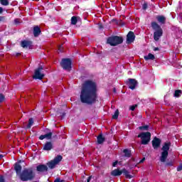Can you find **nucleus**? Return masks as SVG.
<instances>
[{
    "mask_svg": "<svg viewBox=\"0 0 182 182\" xmlns=\"http://www.w3.org/2000/svg\"><path fill=\"white\" fill-rule=\"evenodd\" d=\"M156 19L159 22V23H161V25H165L166 21H167L166 16L163 15L156 16Z\"/></svg>",
    "mask_w": 182,
    "mask_h": 182,
    "instance_id": "f3484780",
    "label": "nucleus"
},
{
    "mask_svg": "<svg viewBox=\"0 0 182 182\" xmlns=\"http://www.w3.org/2000/svg\"><path fill=\"white\" fill-rule=\"evenodd\" d=\"M80 99L85 105H95L97 102V85L92 80H86L82 86Z\"/></svg>",
    "mask_w": 182,
    "mask_h": 182,
    "instance_id": "f257e3e1",
    "label": "nucleus"
},
{
    "mask_svg": "<svg viewBox=\"0 0 182 182\" xmlns=\"http://www.w3.org/2000/svg\"><path fill=\"white\" fill-rule=\"evenodd\" d=\"M112 119H114V120L119 119V109H117L114 112V114L112 115Z\"/></svg>",
    "mask_w": 182,
    "mask_h": 182,
    "instance_id": "c85d7f7f",
    "label": "nucleus"
},
{
    "mask_svg": "<svg viewBox=\"0 0 182 182\" xmlns=\"http://www.w3.org/2000/svg\"><path fill=\"white\" fill-rule=\"evenodd\" d=\"M19 178L21 181H32L35 178V173L33 169L24 168L19 175Z\"/></svg>",
    "mask_w": 182,
    "mask_h": 182,
    "instance_id": "f03ea898",
    "label": "nucleus"
},
{
    "mask_svg": "<svg viewBox=\"0 0 182 182\" xmlns=\"http://www.w3.org/2000/svg\"><path fill=\"white\" fill-rule=\"evenodd\" d=\"M43 70V67L40 65L37 69L35 70L34 75H33V79L36 80H42L45 77V74L42 73Z\"/></svg>",
    "mask_w": 182,
    "mask_h": 182,
    "instance_id": "9d476101",
    "label": "nucleus"
},
{
    "mask_svg": "<svg viewBox=\"0 0 182 182\" xmlns=\"http://www.w3.org/2000/svg\"><path fill=\"white\" fill-rule=\"evenodd\" d=\"M145 160H146V158H145V157L142 158V159H141V160L139 161V164H141V163H144Z\"/></svg>",
    "mask_w": 182,
    "mask_h": 182,
    "instance_id": "4c0bfd02",
    "label": "nucleus"
},
{
    "mask_svg": "<svg viewBox=\"0 0 182 182\" xmlns=\"http://www.w3.org/2000/svg\"><path fill=\"white\" fill-rule=\"evenodd\" d=\"M151 26L153 31H155L154 32V40L156 41V42H159L160 38L163 36V28H161V26L156 21L151 22Z\"/></svg>",
    "mask_w": 182,
    "mask_h": 182,
    "instance_id": "7ed1b4c3",
    "label": "nucleus"
},
{
    "mask_svg": "<svg viewBox=\"0 0 182 182\" xmlns=\"http://www.w3.org/2000/svg\"><path fill=\"white\" fill-rule=\"evenodd\" d=\"M182 95V90H175V92L173 94L174 97H180Z\"/></svg>",
    "mask_w": 182,
    "mask_h": 182,
    "instance_id": "b1692460",
    "label": "nucleus"
},
{
    "mask_svg": "<svg viewBox=\"0 0 182 182\" xmlns=\"http://www.w3.org/2000/svg\"><path fill=\"white\" fill-rule=\"evenodd\" d=\"M123 37L119 36H112L107 38V43L110 46H117L123 43Z\"/></svg>",
    "mask_w": 182,
    "mask_h": 182,
    "instance_id": "39448f33",
    "label": "nucleus"
},
{
    "mask_svg": "<svg viewBox=\"0 0 182 182\" xmlns=\"http://www.w3.org/2000/svg\"><path fill=\"white\" fill-rule=\"evenodd\" d=\"M114 92H116V88H114Z\"/></svg>",
    "mask_w": 182,
    "mask_h": 182,
    "instance_id": "3c124183",
    "label": "nucleus"
},
{
    "mask_svg": "<svg viewBox=\"0 0 182 182\" xmlns=\"http://www.w3.org/2000/svg\"><path fill=\"white\" fill-rule=\"evenodd\" d=\"M63 156L61 155H57L53 160L47 163V166L50 170H53L62 161Z\"/></svg>",
    "mask_w": 182,
    "mask_h": 182,
    "instance_id": "6e6552de",
    "label": "nucleus"
},
{
    "mask_svg": "<svg viewBox=\"0 0 182 182\" xmlns=\"http://www.w3.org/2000/svg\"><path fill=\"white\" fill-rule=\"evenodd\" d=\"M0 182H5V178H4V176H0Z\"/></svg>",
    "mask_w": 182,
    "mask_h": 182,
    "instance_id": "a19ab883",
    "label": "nucleus"
},
{
    "mask_svg": "<svg viewBox=\"0 0 182 182\" xmlns=\"http://www.w3.org/2000/svg\"><path fill=\"white\" fill-rule=\"evenodd\" d=\"M60 116L61 119H65V116H66V112H60Z\"/></svg>",
    "mask_w": 182,
    "mask_h": 182,
    "instance_id": "72a5a7b5",
    "label": "nucleus"
},
{
    "mask_svg": "<svg viewBox=\"0 0 182 182\" xmlns=\"http://www.w3.org/2000/svg\"><path fill=\"white\" fill-rule=\"evenodd\" d=\"M166 166H168L171 167V166H173V162L172 161L167 162L166 164Z\"/></svg>",
    "mask_w": 182,
    "mask_h": 182,
    "instance_id": "e433bc0d",
    "label": "nucleus"
},
{
    "mask_svg": "<svg viewBox=\"0 0 182 182\" xmlns=\"http://www.w3.org/2000/svg\"><path fill=\"white\" fill-rule=\"evenodd\" d=\"M60 66L64 70H72V60L70 58H63L60 63Z\"/></svg>",
    "mask_w": 182,
    "mask_h": 182,
    "instance_id": "1a4fd4ad",
    "label": "nucleus"
},
{
    "mask_svg": "<svg viewBox=\"0 0 182 182\" xmlns=\"http://www.w3.org/2000/svg\"><path fill=\"white\" fill-rule=\"evenodd\" d=\"M98 28H99V29H103V24H102V23H98Z\"/></svg>",
    "mask_w": 182,
    "mask_h": 182,
    "instance_id": "ea45409f",
    "label": "nucleus"
},
{
    "mask_svg": "<svg viewBox=\"0 0 182 182\" xmlns=\"http://www.w3.org/2000/svg\"><path fill=\"white\" fill-rule=\"evenodd\" d=\"M154 52H156V50H160V48H159V47H155L154 48Z\"/></svg>",
    "mask_w": 182,
    "mask_h": 182,
    "instance_id": "37998d69",
    "label": "nucleus"
},
{
    "mask_svg": "<svg viewBox=\"0 0 182 182\" xmlns=\"http://www.w3.org/2000/svg\"><path fill=\"white\" fill-rule=\"evenodd\" d=\"M77 23V17L73 16L71 18V25H76Z\"/></svg>",
    "mask_w": 182,
    "mask_h": 182,
    "instance_id": "bb28decb",
    "label": "nucleus"
},
{
    "mask_svg": "<svg viewBox=\"0 0 182 182\" xmlns=\"http://www.w3.org/2000/svg\"><path fill=\"white\" fill-rule=\"evenodd\" d=\"M1 5H3L4 6H8L9 5V0H0Z\"/></svg>",
    "mask_w": 182,
    "mask_h": 182,
    "instance_id": "a878e982",
    "label": "nucleus"
},
{
    "mask_svg": "<svg viewBox=\"0 0 182 182\" xmlns=\"http://www.w3.org/2000/svg\"><path fill=\"white\" fill-rule=\"evenodd\" d=\"M90 180H92V176H89L87 179V182H90Z\"/></svg>",
    "mask_w": 182,
    "mask_h": 182,
    "instance_id": "c03bdc74",
    "label": "nucleus"
},
{
    "mask_svg": "<svg viewBox=\"0 0 182 182\" xmlns=\"http://www.w3.org/2000/svg\"><path fill=\"white\" fill-rule=\"evenodd\" d=\"M2 21H5V16H0V22H2Z\"/></svg>",
    "mask_w": 182,
    "mask_h": 182,
    "instance_id": "79ce46f5",
    "label": "nucleus"
},
{
    "mask_svg": "<svg viewBox=\"0 0 182 182\" xmlns=\"http://www.w3.org/2000/svg\"><path fill=\"white\" fill-rule=\"evenodd\" d=\"M149 128H150V126L149 125L139 127V129L141 131H144V130L147 131L149 130Z\"/></svg>",
    "mask_w": 182,
    "mask_h": 182,
    "instance_id": "cd10ccee",
    "label": "nucleus"
},
{
    "mask_svg": "<svg viewBox=\"0 0 182 182\" xmlns=\"http://www.w3.org/2000/svg\"><path fill=\"white\" fill-rule=\"evenodd\" d=\"M106 139L103 136L102 134H100L97 137V141L98 144H103Z\"/></svg>",
    "mask_w": 182,
    "mask_h": 182,
    "instance_id": "aec40b11",
    "label": "nucleus"
},
{
    "mask_svg": "<svg viewBox=\"0 0 182 182\" xmlns=\"http://www.w3.org/2000/svg\"><path fill=\"white\" fill-rule=\"evenodd\" d=\"M2 157H4V155L0 154V160H1V159H2Z\"/></svg>",
    "mask_w": 182,
    "mask_h": 182,
    "instance_id": "8fccbe9b",
    "label": "nucleus"
},
{
    "mask_svg": "<svg viewBox=\"0 0 182 182\" xmlns=\"http://www.w3.org/2000/svg\"><path fill=\"white\" fill-rule=\"evenodd\" d=\"M161 144V139L157 138V136H155L152 140V147L154 149V150H157V149L160 147Z\"/></svg>",
    "mask_w": 182,
    "mask_h": 182,
    "instance_id": "4468645a",
    "label": "nucleus"
},
{
    "mask_svg": "<svg viewBox=\"0 0 182 182\" xmlns=\"http://www.w3.org/2000/svg\"><path fill=\"white\" fill-rule=\"evenodd\" d=\"M14 170H15L16 174H21V172L22 171V166H21L18 163H16L14 164Z\"/></svg>",
    "mask_w": 182,
    "mask_h": 182,
    "instance_id": "412c9836",
    "label": "nucleus"
},
{
    "mask_svg": "<svg viewBox=\"0 0 182 182\" xmlns=\"http://www.w3.org/2000/svg\"><path fill=\"white\" fill-rule=\"evenodd\" d=\"M124 157H127V159H130L132 157V150L125 149L123 150Z\"/></svg>",
    "mask_w": 182,
    "mask_h": 182,
    "instance_id": "4be33fe9",
    "label": "nucleus"
},
{
    "mask_svg": "<svg viewBox=\"0 0 182 182\" xmlns=\"http://www.w3.org/2000/svg\"><path fill=\"white\" fill-rule=\"evenodd\" d=\"M121 174H124L126 178H129V180L133 178V176L130 175L129 171H127L126 168H123L121 171L119 168H116L111 172V176H113L114 177H117Z\"/></svg>",
    "mask_w": 182,
    "mask_h": 182,
    "instance_id": "0eeeda50",
    "label": "nucleus"
},
{
    "mask_svg": "<svg viewBox=\"0 0 182 182\" xmlns=\"http://www.w3.org/2000/svg\"><path fill=\"white\" fill-rule=\"evenodd\" d=\"M16 56H21V53H17L16 54Z\"/></svg>",
    "mask_w": 182,
    "mask_h": 182,
    "instance_id": "49530a36",
    "label": "nucleus"
},
{
    "mask_svg": "<svg viewBox=\"0 0 182 182\" xmlns=\"http://www.w3.org/2000/svg\"><path fill=\"white\" fill-rule=\"evenodd\" d=\"M58 50H60V52H62V48L59 47Z\"/></svg>",
    "mask_w": 182,
    "mask_h": 182,
    "instance_id": "de8ad7c7",
    "label": "nucleus"
},
{
    "mask_svg": "<svg viewBox=\"0 0 182 182\" xmlns=\"http://www.w3.org/2000/svg\"><path fill=\"white\" fill-rule=\"evenodd\" d=\"M21 23V19L20 18H15L14 19V23L15 25H18Z\"/></svg>",
    "mask_w": 182,
    "mask_h": 182,
    "instance_id": "2f4dec72",
    "label": "nucleus"
},
{
    "mask_svg": "<svg viewBox=\"0 0 182 182\" xmlns=\"http://www.w3.org/2000/svg\"><path fill=\"white\" fill-rule=\"evenodd\" d=\"M136 107H137V105H132L130 107H129V110H132V112H134V110H136Z\"/></svg>",
    "mask_w": 182,
    "mask_h": 182,
    "instance_id": "473e14b6",
    "label": "nucleus"
},
{
    "mask_svg": "<svg viewBox=\"0 0 182 182\" xmlns=\"http://www.w3.org/2000/svg\"><path fill=\"white\" fill-rule=\"evenodd\" d=\"M182 170V164H180V165L177 167V171H181Z\"/></svg>",
    "mask_w": 182,
    "mask_h": 182,
    "instance_id": "f704fd0d",
    "label": "nucleus"
},
{
    "mask_svg": "<svg viewBox=\"0 0 182 182\" xmlns=\"http://www.w3.org/2000/svg\"><path fill=\"white\" fill-rule=\"evenodd\" d=\"M33 126V118H29L28 119V124L26 127V129H31Z\"/></svg>",
    "mask_w": 182,
    "mask_h": 182,
    "instance_id": "393cba45",
    "label": "nucleus"
},
{
    "mask_svg": "<svg viewBox=\"0 0 182 182\" xmlns=\"http://www.w3.org/2000/svg\"><path fill=\"white\" fill-rule=\"evenodd\" d=\"M53 134V133L50 132L44 135H41L39 136V140H43L44 139H47V140H50V139H52Z\"/></svg>",
    "mask_w": 182,
    "mask_h": 182,
    "instance_id": "6ab92c4d",
    "label": "nucleus"
},
{
    "mask_svg": "<svg viewBox=\"0 0 182 182\" xmlns=\"http://www.w3.org/2000/svg\"><path fill=\"white\" fill-rule=\"evenodd\" d=\"M124 25V23L123 21L121 22V26H123Z\"/></svg>",
    "mask_w": 182,
    "mask_h": 182,
    "instance_id": "09e8293b",
    "label": "nucleus"
},
{
    "mask_svg": "<svg viewBox=\"0 0 182 182\" xmlns=\"http://www.w3.org/2000/svg\"><path fill=\"white\" fill-rule=\"evenodd\" d=\"M119 164V161H115L114 163H112V167H116L117 164Z\"/></svg>",
    "mask_w": 182,
    "mask_h": 182,
    "instance_id": "c9c22d12",
    "label": "nucleus"
},
{
    "mask_svg": "<svg viewBox=\"0 0 182 182\" xmlns=\"http://www.w3.org/2000/svg\"><path fill=\"white\" fill-rule=\"evenodd\" d=\"M138 138L141 139V144L146 146L149 144V143H150V140H151V133L149 132H141L138 135Z\"/></svg>",
    "mask_w": 182,
    "mask_h": 182,
    "instance_id": "423d86ee",
    "label": "nucleus"
},
{
    "mask_svg": "<svg viewBox=\"0 0 182 182\" xmlns=\"http://www.w3.org/2000/svg\"><path fill=\"white\" fill-rule=\"evenodd\" d=\"M53 137H58V135H55Z\"/></svg>",
    "mask_w": 182,
    "mask_h": 182,
    "instance_id": "603ef678",
    "label": "nucleus"
},
{
    "mask_svg": "<svg viewBox=\"0 0 182 182\" xmlns=\"http://www.w3.org/2000/svg\"><path fill=\"white\" fill-rule=\"evenodd\" d=\"M170 147H171V142L168 141L164 143L161 148L162 152L161 153L160 157V161H161V163H166L167 157H168V150H170Z\"/></svg>",
    "mask_w": 182,
    "mask_h": 182,
    "instance_id": "20e7f679",
    "label": "nucleus"
},
{
    "mask_svg": "<svg viewBox=\"0 0 182 182\" xmlns=\"http://www.w3.org/2000/svg\"><path fill=\"white\" fill-rule=\"evenodd\" d=\"M54 182H63V180H60V178H57Z\"/></svg>",
    "mask_w": 182,
    "mask_h": 182,
    "instance_id": "58836bf2",
    "label": "nucleus"
},
{
    "mask_svg": "<svg viewBox=\"0 0 182 182\" xmlns=\"http://www.w3.org/2000/svg\"><path fill=\"white\" fill-rule=\"evenodd\" d=\"M53 149V143L52 141H46L43 147L44 151H50Z\"/></svg>",
    "mask_w": 182,
    "mask_h": 182,
    "instance_id": "2eb2a0df",
    "label": "nucleus"
},
{
    "mask_svg": "<svg viewBox=\"0 0 182 182\" xmlns=\"http://www.w3.org/2000/svg\"><path fill=\"white\" fill-rule=\"evenodd\" d=\"M136 39V36L133 31H129L127 35V43L130 45V43H133L134 40Z\"/></svg>",
    "mask_w": 182,
    "mask_h": 182,
    "instance_id": "ddd939ff",
    "label": "nucleus"
},
{
    "mask_svg": "<svg viewBox=\"0 0 182 182\" xmlns=\"http://www.w3.org/2000/svg\"><path fill=\"white\" fill-rule=\"evenodd\" d=\"M33 33L34 38H38L40 35H42V31L41 30V27L39 26H35L33 28Z\"/></svg>",
    "mask_w": 182,
    "mask_h": 182,
    "instance_id": "dca6fc26",
    "label": "nucleus"
},
{
    "mask_svg": "<svg viewBox=\"0 0 182 182\" xmlns=\"http://www.w3.org/2000/svg\"><path fill=\"white\" fill-rule=\"evenodd\" d=\"M143 4H142V9L144 11H146L149 6V4H147V2L146 1H143Z\"/></svg>",
    "mask_w": 182,
    "mask_h": 182,
    "instance_id": "c756f323",
    "label": "nucleus"
},
{
    "mask_svg": "<svg viewBox=\"0 0 182 182\" xmlns=\"http://www.w3.org/2000/svg\"><path fill=\"white\" fill-rule=\"evenodd\" d=\"M4 12V9L2 7H0V14Z\"/></svg>",
    "mask_w": 182,
    "mask_h": 182,
    "instance_id": "a18cd8bd",
    "label": "nucleus"
},
{
    "mask_svg": "<svg viewBox=\"0 0 182 182\" xmlns=\"http://www.w3.org/2000/svg\"><path fill=\"white\" fill-rule=\"evenodd\" d=\"M36 170L40 173H45V171H48V166L45 164H40L36 167Z\"/></svg>",
    "mask_w": 182,
    "mask_h": 182,
    "instance_id": "a211bd4d",
    "label": "nucleus"
},
{
    "mask_svg": "<svg viewBox=\"0 0 182 182\" xmlns=\"http://www.w3.org/2000/svg\"><path fill=\"white\" fill-rule=\"evenodd\" d=\"M126 85H128L129 89H131V90H134L136 89V86L139 85V82L134 78H129L126 81Z\"/></svg>",
    "mask_w": 182,
    "mask_h": 182,
    "instance_id": "9b49d317",
    "label": "nucleus"
},
{
    "mask_svg": "<svg viewBox=\"0 0 182 182\" xmlns=\"http://www.w3.org/2000/svg\"><path fill=\"white\" fill-rule=\"evenodd\" d=\"M144 59H145V60H154L156 59V57L154 56V55L149 53L147 55H145L144 57Z\"/></svg>",
    "mask_w": 182,
    "mask_h": 182,
    "instance_id": "5701e85b",
    "label": "nucleus"
},
{
    "mask_svg": "<svg viewBox=\"0 0 182 182\" xmlns=\"http://www.w3.org/2000/svg\"><path fill=\"white\" fill-rule=\"evenodd\" d=\"M21 46L23 48V49H32L33 42L32 41L24 40L21 42Z\"/></svg>",
    "mask_w": 182,
    "mask_h": 182,
    "instance_id": "f8f14e48",
    "label": "nucleus"
},
{
    "mask_svg": "<svg viewBox=\"0 0 182 182\" xmlns=\"http://www.w3.org/2000/svg\"><path fill=\"white\" fill-rule=\"evenodd\" d=\"M5 100V95L0 94V103H2Z\"/></svg>",
    "mask_w": 182,
    "mask_h": 182,
    "instance_id": "7c9ffc66",
    "label": "nucleus"
}]
</instances>
